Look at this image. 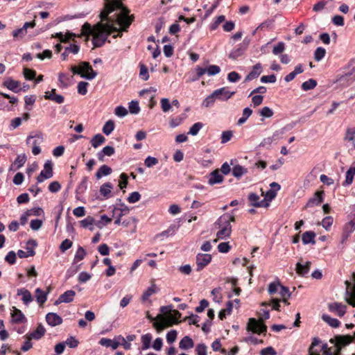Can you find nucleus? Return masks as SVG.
<instances>
[{
	"label": "nucleus",
	"instance_id": "1",
	"mask_svg": "<svg viewBox=\"0 0 355 355\" xmlns=\"http://www.w3.org/2000/svg\"><path fill=\"white\" fill-rule=\"evenodd\" d=\"M104 10L101 12V21L94 29L92 43L95 47L102 46L107 37L117 32L113 37H122V32H127L134 20L133 15H129L130 10L119 0H106Z\"/></svg>",
	"mask_w": 355,
	"mask_h": 355
},
{
	"label": "nucleus",
	"instance_id": "2",
	"mask_svg": "<svg viewBox=\"0 0 355 355\" xmlns=\"http://www.w3.org/2000/svg\"><path fill=\"white\" fill-rule=\"evenodd\" d=\"M234 216L228 214H223L218 219L216 224L220 229L216 234L218 239H225L230 235L232 232L230 222H234Z\"/></svg>",
	"mask_w": 355,
	"mask_h": 355
},
{
	"label": "nucleus",
	"instance_id": "3",
	"mask_svg": "<svg viewBox=\"0 0 355 355\" xmlns=\"http://www.w3.org/2000/svg\"><path fill=\"white\" fill-rule=\"evenodd\" d=\"M260 315L262 316L260 320H257L255 318H250L247 329L249 331H252L257 334H262L266 331L267 327L263 323L262 320H267L270 318V313L268 310L261 309Z\"/></svg>",
	"mask_w": 355,
	"mask_h": 355
},
{
	"label": "nucleus",
	"instance_id": "4",
	"mask_svg": "<svg viewBox=\"0 0 355 355\" xmlns=\"http://www.w3.org/2000/svg\"><path fill=\"white\" fill-rule=\"evenodd\" d=\"M71 71L73 74L80 75L82 78L89 80H93L97 76V72L87 62H80L79 67L72 66Z\"/></svg>",
	"mask_w": 355,
	"mask_h": 355
},
{
	"label": "nucleus",
	"instance_id": "5",
	"mask_svg": "<svg viewBox=\"0 0 355 355\" xmlns=\"http://www.w3.org/2000/svg\"><path fill=\"white\" fill-rule=\"evenodd\" d=\"M321 340L318 338H313L311 346L309 348V355H320V352H323V355H334L327 347V344L320 345Z\"/></svg>",
	"mask_w": 355,
	"mask_h": 355
},
{
	"label": "nucleus",
	"instance_id": "6",
	"mask_svg": "<svg viewBox=\"0 0 355 355\" xmlns=\"http://www.w3.org/2000/svg\"><path fill=\"white\" fill-rule=\"evenodd\" d=\"M355 80V61H352L345 71L342 74L338 81L340 85H349Z\"/></svg>",
	"mask_w": 355,
	"mask_h": 355
},
{
	"label": "nucleus",
	"instance_id": "7",
	"mask_svg": "<svg viewBox=\"0 0 355 355\" xmlns=\"http://www.w3.org/2000/svg\"><path fill=\"white\" fill-rule=\"evenodd\" d=\"M43 141V136L40 132L31 133L26 139V144L28 145L32 144V153L34 155H37L41 153V148L39 145Z\"/></svg>",
	"mask_w": 355,
	"mask_h": 355
},
{
	"label": "nucleus",
	"instance_id": "8",
	"mask_svg": "<svg viewBox=\"0 0 355 355\" xmlns=\"http://www.w3.org/2000/svg\"><path fill=\"white\" fill-rule=\"evenodd\" d=\"M353 277L355 281V272L353 273ZM345 284L346 286L345 300L349 304L355 307V285L347 280L345 282Z\"/></svg>",
	"mask_w": 355,
	"mask_h": 355
},
{
	"label": "nucleus",
	"instance_id": "9",
	"mask_svg": "<svg viewBox=\"0 0 355 355\" xmlns=\"http://www.w3.org/2000/svg\"><path fill=\"white\" fill-rule=\"evenodd\" d=\"M354 339V337L350 335H339L335 336L334 338H331L330 342L334 343L336 347H340L342 349V347H344L352 343Z\"/></svg>",
	"mask_w": 355,
	"mask_h": 355
},
{
	"label": "nucleus",
	"instance_id": "10",
	"mask_svg": "<svg viewBox=\"0 0 355 355\" xmlns=\"http://www.w3.org/2000/svg\"><path fill=\"white\" fill-rule=\"evenodd\" d=\"M37 245V241L34 239H31L26 243V252H24L22 250H19L17 252V255L19 256V258H26L28 257H33L35 254L34 248H35Z\"/></svg>",
	"mask_w": 355,
	"mask_h": 355
},
{
	"label": "nucleus",
	"instance_id": "11",
	"mask_svg": "<svg viewBox=\"0 0 355 355\" xmlns=\"http://www.w3.org/2000/svg\"><path fill=\"white\" fill-rule=\"evenodd\" d=\"M53 164L51 161H47L44 166V170L37 176V182H42L44 180L51 178L53 176Z\"/></svg>",
	"mask_w": 355,
	"mask_h": 355
},
{
	"label": "nucleus",
	"instance_id": "12",
	"mask_svg": "<svg viewBox=\"0 0 355 355\" xmlns=\"http://www.w3.org/2000/svg\"><path fill=\"white\" fill-rule=\"evenodd\" d=\"M211 259L212 257L211 254L201 253L198 254L196 256V270L198 271L202 270L211 262Z\"/></svg>",
	"mask_w": 355,
	"mask_h": 355
},
{
	"label": "nucleus",
	"instance_id": "13",
	"mask_svg": "<svg viewBox=\"0 0 355 355\" xmlns=\"http://www.w3.org/2000/svg\"><path fill=\"white\" fill-rule=\"evenodd\" d=\"M248 199L250 206L254 207H268V204L266 202L265 200H261L260 196L255 193H250L248 195Z\"/></svg>",
	"mask_w": 355,
	"mask_h": 355
},
{
	"label": "nucleus",
	"instance_id": "14",
	"mask_svg": "<svg viewBox=\"0 0 355 355\" xmlns=\"http://www.w3.org/2000/svg\"><path fill=\"white\" fill-rule=\"evenodd\" d=\"M355 230V217L347 223L343 227L341 242L347 241L351 234Z\"/></svg>",
	"mask_w": 355,
	"mask_h": 355
},
{
	"label": "nucleus",
	"instance_id": "15",
	"mask_svg": "<svg viewBox=\"0 0 355 355\" xmlns=\"http://www.w3.org/2000/svg\"><path fill=\"white\" fill-rule=\"evenodd\" d=\"M324 192L319 191L315 193L314 196L307 202L305 208L313 207L315 205H319L324 200Z\"/></svg>",
	"mask_w": 355,
	"mask_h": 355
},
{
	"label": "nucleus",
	"instance_id": "16",
	"mask_svg": "<svg viewBox=\"0 0 355 355\" xmlns=\"http://www.w3.org/2000/svg\"><path fill=\"white\" fill-rule=\"evenodd\" d=\"M234 94L235 92H230L226 87H222L214 91V95L216 96V98L222 101L230 98Z\"/></svg>",
	"mask_w": 355,
	"mask_h": 355
},
{
	"label": "nucleus",
	"instance_id": "17",
	"mask_svg": "<svg viewBox=\"0 0 355 355\" xmlns=\"http://www.w3.org/2000/svg\"><path fill=\"white\" fill-rule=\"evenodd\" d=\"M12 321L14 323H24L26 322V318L21 310L12 306L11 312Z\"/></svg>",
	"mask_w": 355,
	"mask_h": 355
},
{
	"label": "nucleus",
	"instance_id": "18",
	"mask_svg": "<svg viewBox=\"0 0 355 355\" xmlns=\"http://www.w3.org/2000/svg\"><path fill=\"white\" fill-rule=\"evenodd\" d=\"M347 306L338 302L329 304V309L331 312H336L339 317H343L346 312Z\"/></svg>",
	"mask_w": 355,
	"mask_h": 355
},
{
	"label": "nucleus",
	"instance_id": "19",
	"mask_svg": "<svg viewBox=\"0 0 355 355\" xmlns=\"http://www.w3.org/2000/svg\"><path fill=\"white\" fill-rule=\"evenodd\" d=\"M45 328L42 324H40L35 331L26 334L25 336L26 338H29V340H40L45 334Z\"/></svg>",
	"mask_w": 355,
	"mask_h": 355
},
{
	"label": "nucleus",
	"instance_id": "20",
	"mask_svg": "<svg viewBox=\"0 0 355 355\" xmlns=\"http://www.w3.org/2000/svg\"><path fill=\"white\" fill-rule=\"evenodd\" d=\"M55 91V89H52L51 92H45L44 98L61 104L64 102V98L62 95L57 94Z\"/></svg>",
	"mask_w": 355,
	"mask_h": 355
},
{
	"label": "nucleus",
	"instance_id": "21",
	"mask_svg": "<svg viewBox=\"0 0 355 355\" xmlns=\"http://www.w3.org/2000/svg\"><path fill=\"white\" fill-rule=\"evenodd\" d=\"M46 322L51 327H55L62 324V318L55 313H49L46 315Z\"/></svg>",
	"mask_w": 355,
	"mask_h": 355
},
{
	"label": "nucleus",
	"instance_id": "22",
	"mask_svg": "<svg viewBox=\"0 0 355 355\" xmlns=\"http://www.w3.org/2000/svg\"><path fill=\"white\" fill-rule=\"evenodd\" d=\"M223 181V176L220 173L218 169H216L209 174L208 182L210 185L221 183Z\"/></svg>",
	"mask_w": 355,
	"mask_h": 355
},
{
	"label": "nucleus",
	"instance_id": "23",
	"mask_svg": "<svg viewBox=\"0 0 355 355\" xmlns=\"http://www.w3.org/2000/svg\"><path fill=\"white\" fill-rule=\"evenodd\" d=\"M99 344L102 346L111 347L112 349H116L120 345V341H117L116 338L114 340L107 338H102L99 340Z\"/></svg>",
	"mask_w": 355,
	"mask_h": 355
},
{
	"label": "nucleus",
	"instance_id": "24",
	"mask_svg": "<svg viewBox=\"0 0 355 355\" xmlns=\"http://www.w3.org/2000/svg\"><path fill=\"white\" fill-rule=\"evenodd\" d=\"M311 263V261H306L304 265H302L300 262L296 264V272L300 276H304L309 273L310 270Z\"/></svg>",
	"mask_w": 355,
	"mask_h": 355
},
{
	"label": "nucleus",
	"instance_id": "25",
	"mask_svg": "<svg viewBox=\"0 0 355 355\" xmlns=\"http://www.w3.org/2000/svg\"><path fill=\"white\" fill-rule=\"evenodd\" d=\"M344 140L352 142V149H355V127L347 128Z\"/></svg>",
	"mask_w": 355,
	"mask_h": 355
},
{
	"label": "nucleus",
	"instance_id": "26",
	"mask_svg": "<svg viewBox=\"0 0 355 355\" xmlns=\"http://www.w3.org/2000/svg\"><path fill=\"white\" fill-rule=\"evenodd\" d=\"M113 188L112 184L110 182H106L102 184L100 187V193L105 198L107 199L112 196V189Z\"/></svg>",
	"mask_w": 355,
	"mask_h": 355
},
{
	"label": "nucleus",
	"instance_id": "27",
	"mask_svg": "<svg viewBox=\"0 0 355 355\" xmlns=\"http://www.w3.org/2000/svg\"><path fill=\"white\" fill-rule=\"evenodd\" d=\"M316 234L313 231L305 232L302 236V241L303 244L306 245L309 243L315 244V237Z\"/></svg>",
	"mask_w": 355,
	"mask_h": 355
},
{
	"label": "nucleus",
	"instance_id": "28",
	"mask_svg": "<svg viewBox=\"0 0 355 355\" xmlns=\"http://www.w3.org/2000/svg\"><path fill=\"white\" fill-rule=\"evenodd\" d=\"M262 66L260 63L256 64L253 67L252 71L249 73V74L245 78V81H250L256 78H257L260 73H261Z\"/></svg>",
	"mask_w": 355,
	"mask_h": 355
},
{
	"label": "nucleus",
	"instance_id": "29",
	"mask_svg": "<svg viewBox=\"0 0 355 355\" xmlns=\"http://www.w3.org/2000/svg\"><path fill=\"white\" fill-rule=\"evenodd\" d=\"M27 160L26 155L25 154L19 155L17 156L14 163L10 167V170H17L26 163Z\"/></svg>",
	"mask_w": 355,
	"mask_h": 355
},
{
	"label": "nucleus",
	"instance_id": "30",
	"mask_svg": "<svg viewBox=\"0 0 355 355\" xmlns=\"http://www.w3.org/2000/svg\"><path fill=\"white\" fill-rule=\"evenodd\" d=\"M17 295L22 296V301L25 304H28L33 301L31 293L26 288H20L17 290Z\"/></svg>",
	"mask_w": 355,
	"mask_h": 355
},
{
	"label": "nucleus",
	"instance_id": "31",
	"mask_svg": "<svg viewBox=\"0 0 355 355\" xmlns=\"http://www.w3.org/2000/svg\"><path fill=\"white\" fill-rule=\"evenodd\" d=\"M3 85L8 89H10L14 92H18L19 91V87L20 85V83L17 80H15L11 78H8L4 81Z\"/></svg>",
	"mask_w": 355,
	"mask_h": 355
},
{
	"label": "nucleus",
	"instance_id": "32",
	"mask_svg": "<svg viewBox=\"0 0 355 355\" xmlns=\"http://www.w3.org/2000/svg\"><path fill=\"white\" fill-rule=\"evenodd\" d=\"M194 346L193 340L189 336H184L179 343V347L182 349H189Z\"/></svg>",
	"mask_w": 355,
	"mask_h": 355
},
{
	"label": "nucleus",
	"instance_id": "33",
	"mask_svg": "<svg viewBox=\"0 0 355 355\" xmlns=\"http://www.w3.org/2000/svg\"><path fill=\"white\" fill-rule=\"evenodd\" d=\"M159 291V288L156 286L155 284H152V285L147 288L146 291L144 292L141 299L143 301H146L148 298L153 294L157 293Z\"/></svg>",
	"mask_w": 355,
	"mask_h": 355
},
{
	"label": "nucleus",
	"instance_id": "34",
	"mask_svg": "<svg viewBox=\"0 0 355 355\" xmlns=\"http://www.w3.org/2000/svg\"><path fill=\"white\" fill-rule=\"evenodd\" d=\"M76 295V292L73 290H69L60 295V301L64 303H69L73 300Z\"/></svg>",
	"mask_w": 355,
	"mask_h": 355
},
{
	"label": "nucleus",
	"instance_id": "35",
	"mask_svg": "<svg viewBox=\"0 0 355 355\" xmlns=\"http://www.w3.org/2000/svg\"><path fill=\"white\" fill-rule=\"evenodd\" d=\"M112 171V170L110 166H108L107 165H103L97 171L95 175H96V179L99 180L103 175H108L111 174Z\"/></svg>",
	"mask_w": 355,
	"mask_h": 355
},
{
	"label": "nucleus",
	"instance_id": "36",
	"mask_svg": "<svg viewBox=\"0 0 355 355\" xmlns=\"http://www.w3.org/2000/svg\"><path fill=\"white\" fill-rule=\"evenodd\" d=\"M87 182H88V178L84 177L81 182L78 185L76 193V198L77 199H79L78 197V195L83 193L87 189Z\"/></svg>",
	"mask_w": 355,
	"mask_h": 355
},
{
	"label": "nucleus",
	"instance_id": "37",
	"mask_svg": "<svg viewBox=\"0 0 355 355\" xmlns=\"http://www.w3.org/2000/svg\"><path fill=\"white\" fill-rule=\"evenodd\" d=\"M247 173L248 169L240 165H236L232 168V175L238 179Z\"/></svg>",
	"mask_w": 355,
	"mask_h": 355
},
{
	"label": "nucleus",
	"instance_id": "38",
	"mask_svg": "<svg viewBox=\"0 0 355 355\" xmlns=\"http://www.w3.org/2000/svg\"><path fill=\"white\" fill-rule=\"evenodd\" d=\"M105 141V138L101 134L94 135L91 139V144L94 148H97Z\"/></svg>",
	"mask_w": 355,
	"mask_h": 355
},
{
	"label": "nucleus",
	"instance_id": "39",
	"mask_svg": "<svg viewBox=\"0 0 355 355\" xmlns=\"http://www.w3.org/2000/svg\"><path fill=\"white\" fill-rule=\"evenodd\" d=\"M322 319L324 322H326L329 325L334 328L338 327L340 324V322L338 320H337L336 318H333L328 315H322Z\"/></svg>",
	"mask_w": 355,
	"mask_h": 355
},
{
	"label": "nucleus",
	"instance_id": "40",
	"mask_svg": "<svg viewBox=\"0 0 355 355\" xmlns=\"http://www.w3.org/2000/svg\"><path fill=\"white\" fill-rule=\"evenodd\" d=\"M233 304L231 301L227 302L226 308L222 309L218 313V318L223 320L226 318L227 314H230L232 310Z\"/></svg>",
	"mask_w": 355,
	"mask_h": 355
},
{
	"label": "nucleus",
	"instance_id": "41",
	"mask_svg": "<svg viewBox=\"0 0 355 355\" xmlns=\"http://www.w3.org/2000/svg\"><path fill=\"white\" fill-rule=\"evenodd\" d=\"M35 295L37 301L40 304H43L47 300V293H44L39 288L35 290Z\"/></svg>",
	"mask_w": 355,
	"mask_h": 355
},
{
	"label": "nucleus",
	"instance_id": "42",
	"mask_svg": "<svg viewBox=\"0 0 355 355\" xmlns=\"http://www.w3.org/2000/svg\"><path fill=\"white\" fill-rule=\"evenodd\" d=\"M317 85V81L313 78H311L302 84V89L304 91H308L314 89Z\"/></svg>",
	"mask_w": 355,
	"mask_h": 355
},
{
	"label": "nucleus",
	"instance_id": "43",
	"mask_svg": "<svg viewBox=\"0 0 355 355\" xmlns=\"http://www.w3.org/2000/svg\"><path fill=\"white\" fill-rule=\"evenodd\" d=\"M355 175V167L351 166L346 172V179L343 185H349L352 183Z\"/></svg>",
	"mask_w": 355,
	"mask_h": 355
},
{
	"label": "nucleus",
	"instance_id": "44",
	"mask_svg": "<svg viewBox=\"0 0 355 355\" xmlns=\"http://www.w3.org/2000/svg\"><path fill=\"white\" fill-rule=\"evenodd\" d=\"M245 48L241 46L231 51L229 54V58L232 60H236L239 57L241 56L244 53Z\"/></svg>",
	"mask_w": 355,
	"mask_h": 355
},
{
	"label": "nucleus",
	"instance_id": "45",
	"mask_svg": "<svg viewBox=\"0 0 355 355\" xmlns=\"http://www.w3.org/2000/svg\"><path fill=\"white\" fill-rule=\"evenodd\" d=\"M262 196H264L263 200H265L266 202L268 204V207L270 206V202L275 198L277 196V193L275 190H268L266 193L261 190Z\"/></svg>",
	"mask_w": 355,
	"mask_h": 355
},
{
	"label": "nucleus",
	"instance_id": "46",
	"mask_svg": "<svg viewBox=\"0 0 355 355\" xmlns=\"http://www.w3.org/2000/svg\"><path fill=\"white\" fill-rule=\"evenodd\" d=\"M54 37L58 38L61 42H68L73 37H75L76 35L69 33H66L65 35L62 33H58Z\"/></svg>",
	"mask_w": 355,
	"mask_h": 355
},
{
	"label": "nucleus",
	"instance_id": "47",
	"mask_svg": "<svg viewBox=\"0 0 355 355\" xmlns=\"http://www.w3.org/2000/svg\"><path fill=\"white\" fill-rule=\"evenodd\" d=\"M152 336L150 334H146L141 336L142 349H147L150 347Z\"/></svg>",
	"mask_w": 355,
	"mask_h": 355
},
{
	"label": "nucleus",
	"instance_id": "48",
	"mask_svg": "<svg viewBox=\"0 0 355 355\" xmlns=\"http://www.w3.org/2000/svg\"><path fill=\"white\" fill-rule=\"evenodd\" d=\"M114 129V123L112 120L107 121L103 128V132L105 135H109Z\"/></svg>",
	"mask_w": 355,
	"mask_h": 355
},
{
	"label": "nucleus",
	"instance_id": "49",
	"mask_svg": "<svg viewBox=\"0 0 355 355\" xmlns=\"http://www.w3.org/2000/svg\"><path fill=\"white\" fill-rule=\"evenodd\" d=\"M326 54V50L322 47H318L314 52V59L319 62L320 61Z\"/></svg>",
	"mask_w": 355,
	"mask_h": 355
},
{
	"label": "nucleus",
	"instance_id": "50",
	"mask_svg": "<svg viewBox=\"0 0 355 355\" xmlns=\"http://www.w3.org/2000/svg\"><path fill=\"white\" fill-rule=\"evenodd\" d=\"M23 74L26 80H34L36 76V71L33 69L24 68L23 71Z\"/></svg>",
	"mask_w": 355,
	"mask_h": 355
},
{
	"label": "nucleus",
	"instance_id": "51",
	"mask_svg": "<svg viewBox=\"0 0 355 355\" xmlns=\"http://www.w3.org/2000/svg\"><path fill=\"white\" fill-rule=\"evenodd\" d=\"M129 111L131 114H137L140 111V107L139 105V102L137 101H132L129 103Z\"/></svg>",
	"mask_w": 355,
	"mask_h": 355
},
{
	"label": "nucleus",
	"instance_id": "52",
	"mask_svg": "<svg viewBox=\"0 0 355 355\" xmlns=\"http://www.w3.org/2000/svg\"><path fill=\"white\" fill-rule=\"evenodd\" d=\"M216 99V96L214 95V92L209 95L202 102V105L206 107H209L214 105L215 101Z\"/></svg>",
	"mask_w": 355,
	"mask_h": 355
},
{
	"label": "nucleus",
	"instance_id": "53",
	"mask_svg": "<svg viewBox=\"0 0 355 355\" xmlns=\"http://www.w3.org/2000/svg\"><path fill=\"white\" fill-rule=\"evenodd\" d=\"M88 83L81 81L78 83L77 86L78 92L81 95H85L87 93Z\"/></svg>",
	"mask_w": 355,
	"mask_h": 355
},
{
	"label": "nucleus",
	"instance_id": "54",
	"mask_svg": "<svg viewBox=\"0 0 355 355\" xmlns=\"http://www.w3.org/2000/svg\"><path fill=\"white\" fill-rule=\"evenodd\" d=\"M139 76L144 80H147L149 78L148 68L144 64H140Z\"/></svg>",
	"mask_w": 355,
	"mask_h": 355
},
{
	"label": "nucleus",
	"instance_id": "55",
	"mask_svg": "<svg viewBox=\"0 0 355 355\" xmlns=\"http://www.w3.org/2000/svg\"><path fill=\"white\" fill-rule=\"evenodd\" d=\"M203 124L200 122L194 123L189 129V134L191 135H196L200 130L202 128Z\"/></svg>",
	"mask_w": 355,
	"mask_h": 355
},
{
	"label": "nucleus",
	"instance_id": "56",
	"mask_svg": "<svg viewBox=\"0 0 355 355\" xmlns=\"http://www.w3.org/2000/svg\"><path fill=\"white\" fill-rule=\"evenodd\" d=\"M282 298H289L291 296V293L288 287L284 286H279V289L277 292Z\"/></svg>",
	"mask_w": 355,
	"mask_h": 355
},
{
	"label": "nucleus",
	"instance_id": "57",
	"mask_svg": "<svg viewBox=\"0 0 355 355\" xmlns=\"http://www.w3.org/2000/svg\"><path fill=\"white\" fill-rule=\"evenodd\" d=\"M225 20V17L224 15H220L216 18L215 21L210 25V29L211 31L216 30L220 24L223 22Z\"/></svg>",
	"mask_w": 355,
	"mask_h": 355
},
{
	"label": "nucleus",
	"instance_id": "58",
	"mask_svg": "<svg viewBox=\"0 0 355 355\" xmlns=\"http://www.w3.org/2000/svg\"><path fill=\"white\" fill-rule=\"evenodd\" d=\"M86 255V252L83 248L79 247L78 248V250L76 253L75 257H74V261H79L83 260Z\"/></svg>",
	"mask_w": 355,
	"mask_h": 355
},
{
	"label": "nucleus",
	"instance_id": "59",
	"mask_svg": "<svg viewBox=\"0 0 355 355\" xmlns=\"http://www.w3.org/2000/svg\"><path fill=\"white\" fill-rule=\"evenodd\" d=\"M206 69L209 76L216 75L220 71V68L217 65H210Z\"/></svg>",
	"mask_w": 355,
	"mask_h": 355
},
{
	"label": "nucleus",
	"instance_id": "60",
	"mask_svg": "<svg viewBox=\"0 0 355 355\" xmlns=\"http://www.w3.org/2000/svg\"><path fill=\"white\" fill-rule=\"evenodd\" d=\"M158 163V159L155 157L148 156L144 160L145 165L148 167H153Z\"/></svg>",
	"mask_w": 355,
	"mask_h": 355
},
{
	"label": "nucleus",
	"instance_id": "61",
	"mask_svg": "<svg viewBox=\"0 0 355 355\" xmlns=\"http://www.w3.org/2000/svg\"><path fill=\"white\" fill-rule=\"evenodd\" d=\"M141 198V195L137 191H134L130 194L128 198V201L130 203H135L138 202Z\"/></svg>",
	"mask_w": 355,
	"mask_h": 355
},
{
	"label": "nucleus",
	"instance_id": "62",
	"mask_svg": "<svg viewBox=\"0 0 355 355\" xmlns=\"http://www.w3.org/2000/svg\"><path fill=\"white\" fill-rule=\"evenodd\" d=\"M333 222H334L333 217L327 216L323 218V220L322 221V225L325 230H328L329 228L332 225Z\"/></svg>",
	"mask_w": 355,
	"mask_h": 355
},
{
	"label": "nucleus",
	"instance_id": "63",
	"mask_svg": "<svg viewBox=\"0 0 355 355\" xmlns=\"http://www.w3.org/2000/svg\"><path fill=\"white\" fill-rule=\"evenodd\" d=\"M196 351L198 355H207V346L203 344H198L196 347Z\"/></svg>",
	"mask_w": 355,
	"mask_h": 355
},
{
	"label": "nucleus",
	"instance_id": "64",
	"mask_svg": "<svg viewBox=\"0 0 355 355\" xmlns=\"http://www.w3.org/2000/svg\"><path fill=\"white\" fill-rule=\"evenodd\" d=\"M260 354L261 355H276L277 352L273 347H267L261 350Z\"/></svg>",
	"mask_w": 355,
	"mask_h": 355
}]
</instances>
